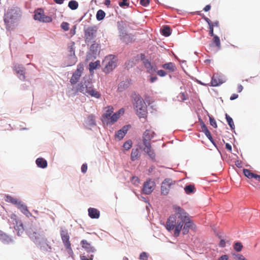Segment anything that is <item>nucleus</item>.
<instances>
[{"label": "nucleus", "mask_w": 260, "mask_h": 260, "mask_svg": "<svg viewBox=\"0 0 260 260\" xmlns=\"http://www.w3.org/2000/svg\"><path fill=\"white\" fill-rule=\"evenodd\" d=\"M172 30L168 25H164L161 29L160 32L162 36L168 37L171 34Z\"/></svg>", "instance_id": "32"}, {"label": "nucleus", "mask_w": 260, "mask_h": 260, "mask_svg": "<svg viewBox=\"0 0 260 260\" xmlns=\"http://www.w3.org/2000/svg\"><path fill=\"white\" fill-rule=\"evenodd\" d=\"M206 136L208 138V139L210 140V141L212 143V144L218 149L217 146L213 139L212 135L208 129H207L206 131L203 132Z\"/></svg>", "instance_id": "41"}, {"label": "nucleus", "mask_w": 260, "mask_h": 260, "mask_svg": "<svg viewBox=\"0 0 260 260\" xmlns=\"http://www.w3.org/2000/svg\"><path fill=\"white\" fill-rule=\"evenodd\" d=\"M213 41L215 43V45L217 47L218 49L221 48L220 40L218 36L215 35L213 37Z\"/></svg>", "instance_id": "48"}, {"label": "nucleus", "mask_w": 260, "mask_h": 260, "mask_svg": "<svg viewBox=\"0 0 260 260\" xmlns=\"http://www.w3.org/2000/svg\"><path fill=\"white\" fill-rule=\"evenodd\" d=\"M151 130L146 129L143 135V144H145V142L150 143V140L153 138V136L151 135Z\"/></svg>", "instance_id": "25"}, {"label": "nucleus", "mask_w": 260, "mask_h": 260, "mask_svg": "<svg viewBox=\"0 0 260 260\" xmlns=\"http://www.w3.org/2000/svg\"><path fill=\"white\" fill-rule=\"evenodd\" d=\"M143 145L145 146L143 149L144 151L149 156L152 160H155V154L153 150L151 149V144L145 142V144Z\"/></svg>", "instance_id": "18"}, {"label": "nucleus", "mask_w": 260, "mask_h": 260, "mask_svg": "<svg viewBox=\"0 0 260 260\" xmlns=\"http://www.w3.org/2000/svg\"><path fill=\"white\" fill-rule=\"evenodd\" d=\"M61 28L64 31H68L69 29V24L66 22H63L61 24Z\"/></svg>", "instance_id": "54"}, {"label": "nucleus", "mask_w": 260, "mask_h": 260, "mask_svg": "<svg viewBox=\"0 0 260 260\" xmlns=\"http://www.w3.org/2000/svg\"><path fill=\"white\" fill-rule=\"evenodd\" d=\"M88 215L92 219H98L100 215V211L94 208H89L88 209Z\"/></svg>", "instance_id": "22"}, {"label": "nucleus", "mask_w": 260, "mask_h": 260, "mask_svg": "<svg viewBox=\"0 0 260 260\" xmlns=\"http://www.w3.org/2000/svg\"><path fill=\"white\" fill-rule=\"evenodd\" d=\"M162 67L166 70H168L170 72H173L177 69L175 63L172 62L163 64L162 65Z\"/></svg>", "instance_id": "28"}, {"label": "nucleus", "mask_w": 260, "mask_h": 260, "mask_svg": "<svg viewBox=\"0 0 260 260\" xmlns=\"http://www.w3.org/2000/svg\"><path fill=\"white\" fill-rule=\"evenodd\" d=\"M118 4L121 8H124L125 7H128L129 3L127 2V0H120Z\"/></svg>", "instance_id": "52"}, {"label": "nucleus", "mask_w": 260, "mask_h": 260, "mask_svg": "<svg viewBox=\"0 0 260 260\" xmlns=\"http://www.w3.org/2000/svg\"><path fill=\"white\" fill-rule=\"evenodd\" d=\"M82 247L88 253H94L96 251V249L92 246L90 243H88L86 240H82L81 241Z\"/></svg>", "instance_id": "20"}, {"label": "nucleus", "mask_w": 260, "mask_h": 260, "mask_svg": "<svg viewBox=\"0 0 260 260\" xmlns=\"http://www.w3.org/2000/svg\"><path fill=\"white\" fill-rule=\"evenodd\" d=\"M140 4L141 6L147 7L150 4V0H140Z\"/></svg>", "instance_id": "55"}, {"label": "nucleus", "mask_w": 260, "mask_h": 260, "mask_svg": "<svg viewBox=\"0 0 260 260\" xmlns=\"http://www.w3.org/2000/svg\"><path fill=\"white\" fill-rule=\"evenodd\" d=\"M0 240L5 244H9L13 241L11 237L4 233L1 230H0Z\"/></svg>", "instance_id": "23"}, {"label": "nucleus", "mask_w": 260, "mask_h": 260, "mask_svg": "<svg viewBox=\"0 0 260 260\" xmlns=\"http://www.w3.org/2000/svg\"><path fill=\"white\" fill-rule=\"evenodd\" d=\"M64 247L67 249L68 254L69 255H70L71 256H72L74 254V252H73V250H72V249L71 248V244H70V246L69 247H68V246H66Z\"/></svg>", "instance_id": "58"}, {"label": "nucleus", "mask_w": 260, "mask_h": 260, "mask_svg": "<svg viewBox=\"0 0 260 260\" xmlns=\"http://www.w3.org/2000/svg\"><path fill=\"white\" fill-rule=\"evenodd\" d=\"M100 46V44L97 43H93L91 44L90 47V51L93 54L96 55L98 52Z\"/></svg>", "instance_id": "45"}, {"label": "nucleus", "mask_w": 260, "mask_h": 260, "mask_svg": "<svg viewBox=\"0 0 260 260\" xmlns=\"http://www.w3.org/2000/svg\"><path fill=\"white\" fill-rule=\"evenodd\" d=\"M36 164L38 168L45 169L47 167L48 162L47 160L43 157H39L36 160Z\"/></svg>", "instance_id": "24"}, {"label": "nucleus", "mask_w": 260, "mask_h": 260, "mask_svg": "<svg viewBox=\"0 0 260 260\" xmlns=\"http://www.w3.org/2000/svg\"><path fill=\"white\" fill-rule=\"evenodd\" d=\"M155 186V183L154 181L151 179L147 180L143 184L142 191L146 194H149L154 190Z\"/></svg>", "instance_id": "8"}, {"label": "nucleus", "mask_w": 260, "mask_h": 260, "mask_svg": "<svg viewBox=\"0 0 260 260\" xmlns=\"http://www.w3.org/2000/svg\"><path fill=\"white\" fill-rule=\"evenodd\" d=\"M225 119L231 129H235V126L233 120L227 113L225 114Z\"/></svg>", "instance_id": "40"}, {"label": "nucleus", "mask_w": 260, "mask_h": 260, "mask_svg": "<svg viewBox=\"0 0 260 260\" xmlns=\"http://www.w3.org/2000/svg\"><path fill=\"white\" fill-rule=\"evenodd\" d=\"M5 198L6 202L15 205L17 209H19L24 203L20 200L12 197L9 194L6 195Z\"/></svg>", "instance_id": "15"}, {"label": "nucleus", "mask_w": 260, "mask_h": 260, "mask_svg": "<svg viewBox=\"0 0 260 260\" xmlns=\"http://www.w3.org/2000/svg\"><path fill=\"white\" fill-rule=\"evenodd\" d=\"M117 28L119 32V35H123V33L126 32V23L123 21H120L117 22Z\"/></svg>", "instance_id": "27"}, {"label": "nucleus", "mask_w": 260, "mask_h": 260, "mask_svg": "<svg viewBox=\"0 0 260 260\" xmlns=\"http://www.w3.org/2000/svg\"><path fill=\"white\" fill-rule=\"evenodd\" d=\"M178 98H179L180 99L181 101H184L187 100V98H186L184 92L180 93V94L178 96Z\"/></svg>", "instance_id": "60"}, {"label": "nucleus", "mask_w": 260, "mask_h": 260, "mask_svg": "<svg viewBox=\"0 0 260 260\" xmlns=\"http://www.w3.org/2000/svg\"><path fill=\"white\" fill-rule=\"evenodd\" d=\"M144 66L147 70V72L153 75L157 72V68L155 64L151 63L149 60H145Z\"/></svg>", "instance_id": "16"}, {"label": "nucleus", "mask_w": 260, "mask_h": 260, "mask_svg": "<svg viewBox=\"0 0 260 260\" xmlns=\"http://www.w3.org/2000/svg\"><path fill=\"white\" fill-rule=\"evenodd\" d=\"M96 122L94 116L92 114L89 115L84 121L85 126L89 129H91L93 126L95 125Z\"/></svg>", "instance_id": "17"}, {"label": "nucleus", "mask_w": 260, "mask_h": 260, "mask_svg": "<svg viewBox=\"0 0 260 260\" xmlns=\"http://www.w3.org/2000/svg\"><path fill=\"white\" fill-rule=\"evenodd\" d=\"M123 35H119V38L121 41L127 44L133 41V36L132 34H128L126 32Z\"/></svg>", "instance_id": "21"}, {"label": "nucleus", "mask_w": 260, "mask_h": 260, "mask_svg": "<svg viewBox=\"0 0 260 260\" xmlns=\"http://www.w3.org/2000/svg\"><path fill=\"white\" fill-rule=\"evenodd\" d=\"M132 146V141L131 140L126 141L123 145V148L126 150H129Z\"/></svg>", "instance_id": "50"}, {"label": "nucleus", "mask_w": 260, "mask_h": 260, "mask_svg": "<svg viewBox=\"0 0 260 260\" xmlns=\"http://www.w3.org/2000/svg\"><path fill=\"white\" fill-rule=\"evenodd\" d=\"M172 184V180L170 178L165 179L162 182L160 190L161 193L162 195H167L170 189V186Z\"/></svg>", "instance_id": "10"}, {"label": "nucleus", "mask_w": 260, "mask_h": 260, "mask_svg": "<svg viewBox=\"0 0 260 260\" xmlns=\"http://www.w3.org/2000/svg\"><path fill=\"white\" fill-rule=\"evenodd\" d=\"M20 212L26 217L32 216V214L28 211L26 205L24 203L19 209Z\"/></svg>", "instance_id": "30"}, {"label": "nucleus", "mask_w": 260, "mask_h": 260, "mask_svg": "<svg viewBox=\"0 0 260 260\" xmlns=\"http://www.w3.org/2000/svg\"><path fill=\"white\" fill-rule=\"evenodd\" d=\"M226 79L225 77L219 73H214L211 78V86L215 87L220 85L225 82Z\"/></svg>", "instance_id": "7"}, {"label": "nucleus", "mask_w": 260, "mask_h": 260, "mask_svg": "<svg viewBox=\"0 0 260 260\" xmlns=\"http://www.w3.org/2000/svg\"><path fill=\"white\" fill-rule=\"evenodd\" d=\"M14 229L18 236H20L23 233L24 229L23 224L21 222L18 223L17 222L16 225L14 226Z\"/></svg>", "instance_id": "34"}, {"label": "nucleus", "mask_w": 260, "mask_h": 260, "mask_svg": "<svg viewBox=\"0 0 260 260\" xmlns=\"http://www.w3.org/2000/svg\"><path fill=\"white\" fill-rule=\"evenodd\" d=\"M156 72L157 74L160 77H164L167 75L166 72L163 70H158Z\"/></svg>", "instance_id": "59"}, {"label": "nucleus", "mask_w": 260, "mask_h": 260, "mask_svg": "<svg viewBox=\"0 0 260 260\" xmlns=\"http://www.w3.org/2000/svg\"><path fill=\"white\" fill-rule=\"evenodd\" d=\"M60 235L64 246H68L69 247L71 243L69 240L70 235L67 229L61 227L60 230Z\"/></svg>", "instance_id": "12"}, {"label": "nucleus", "mask_w": 260, "mask_h": 260, "mask_svg": "<svg viewBox=\"0 0 260 260\" xmlns=\"http://www.w3.org/2000/svg\"><path fill=\"white\" fill-rule=\"evenodd\" d=\"M229 256L226 254L222 255L218 258V260H228Z\"/></svg>", "instance_id": "64"}, {"label": "nucleus", "mask_w": 260, "mask_h": 260, "mask_svg": "<svg viewBox=\"0 0 260 260\" xmlns=\"http://www.w3.org/2000/svg\"><path fill=\"white\" fill-rule=\"evenodd\" d=\"M209 26V35L211 37L214 36L215 35L214 34L213 25L210 24Z\"/></svg>", "instance_id": "61"}, {"label": "nucleus", "mask_w": 260, "mask_h": 260, "mask_svg": "<svg viewBox=\"0 0 260 260\" xmlns=\"http://www.w3.org/2000/svg\"><path fill=\"white\" fill-rule=\"evenodd\" d=\"M34 18L36 20L46 23L50 22L52 20L51 17L45 15L44 12L41 11L40 12H36L35 13Z\"/></svg>", "instance_id": "11"}, {"label": "nucleus", "mask_w": 260, "mask_h": 260, "mask_svg": "<svg viewBox=\"0 0 260 260\" xmlns=\"http://www.w3.org/2000/svg\"><path fill=\"white\" fill-rule=\"evenodd\" d=\"M199 120L200 121V125L202 128V131L204 132L206 131L207 129H208L206 124L204 123V121L201 119H200Z\"/></svg>", "instance_id": "56"}, {"label": "nucleus", "mask_w": 260, "mask_h": 260, "mask_svg": "<svg viewBox=\"0 0 260 260\" xmlns=\"http://www.w3.org/2000/svg\"><path fill=\"white\" fill-rule=\"evenodd\" d=\"M28 235L32 241L38 246H40L42 250H51V247L47 243V239L43 234L37 232H33L32 233H30Z\"/></svg>", "instance_id": "4"}, {"label": "nucleus", "mask_w": 260, "mask_h": 260, "mask_svg": "<svg viewBox=\"0 0 260 260\" xmlns=\"http://www.w3.org/2000/svg\"><path fill=\"white\" fill-rule=\"evenodd\" d=\"M173 208L175 214L170 216L167 221L166 229L168 231L174 229V235L177 237L179 236L181 230L183 235H185L189 233V230L196 229L195 224L183 208L177 205H174Z\"/></svg>", "instance_id": "1"}, {"label": "nucleus", "mask_w": 260, "mask_h": 260, "mask_svg": "<svg viewBox=\"0 0 260 260\" xmlns=\"http://www.w3.org/2000/svg\"><path fill=\"white\" fill-rule=\"evenodd\" d=\"M234 249L237 252H240L242 250L243 248V245L242 243L240 242H236L234 244Z\"/></svg>", "instance_id": "47"}, {"label": "nucleus", "mask_w": 260, "mask_h": 260, "mask_svg": "<svg viewBox=\"0 0 260 260\" xmlns=\"http://www.w3.org/2000/svg\"><path fill=\"white\" fill-rule=\"evenodd\" d=\"M87 89L85 87L82 81L78 84L76 86V93L80 92L85 95H86Z\"/></svg>", "instance_id": "33"}, {"label": "nucleus", "mask_w": 260, "mask_h": 260, "mask_svg": "<svg viewBox=\"0 0 260 260\" xmlns=\"http://www.w3.org/2000/svg\"><path fill=\"white\" fill-rule=\"evenodd\" d=\"M83 71V67L80 64L78 65L77 70L73 73V75L70 79V83L72 85L76 84L81 76L82 73Z\"/></svg>", "instance_id": "9"}, {"label": "nucleus", "mask_w": 260, "mask_h": 260, "mask_svg": "<svg viewBox=\"0 0 260 260\" xmlns=\"http://www.w3.org/2000/svg\"><path fill=\"white\" fill-rule=\"evenodd\" d=\"M113 112V109L112 107H109L108 109L106 110L105 113L102 115V120L105 122L106 121V119H109V117L111 116L112 113Z\"/></svg>", "instance_id": "31"}, {"label": "nucleus", "mask_w": 260, "mask_h": 260, "mask_svg": "<svg viewBox=\"0 0 260 260\" xmlns=\"http://www.w3.org/2000/svg\"><path fill=\"white\" fill-rule=\"evenodd\" d=\"M14 70L15 71L17 77L21 80H24L25 68L22 64H15L14 65Z\"/></svg>", "instance_id": "13"}, {"label": "nucleus", "mask_w": 260, "mask_h": 260, "mask_svg": "<svg viewBox=\"0 0 260 260\" xmlns=\"http://www.w3.org/2000/svg\"><path fill=\"white\" fill-rule=\"evenodd\" d=\"M87 170V165L86 164H83L81 166V172L83 173H85Z\"/></svg>", "instance_id": "62"}, {"label": "nucleus", "mask_w": 260, "mask_h": 260, "mask_svg": "<svg viewBox=\"0 0 260 260\" xmlns=\"http://www.w3.org/2000/svg\"><path fill=\"white\" fill-rule=\"evenodd\" d=\"M244 175L249 179L253 178L254 173H252L249 170L244 169L243 170Z\"/></svg>", "instance_id": "49"}, {"label": "nucleus", "mask_w": 260, "mask_h": 260, "mask_svg": "<svg viewBox=\"0 0 260 260\" xmlns=\"http://www.w3.org/2000/svg\"><path fill=\"white\" fill-rule=\"evenodd\" d=\"M85 38L86 42L89 43L93 40L96 36L98 27L96 25L84 28Z\"/></svg>", "instance_id": "6"}, {"label": "nucleus", "mask_w": 260, "mask_h": 260, "mask_svg": "<svg viewBox=\"0 0 260 260\" xmlns=\"http://www.w3.org/2000/svg\"><path fill=\"white\" fill-rule=\"evenodd\" d=\"M22 15L20 9L17 7H12L9 8L4 15V22L6 25L7 30H10L14 24L18 22Z\"/></svg>", "instance_id": "2"}, {"label": "nucleus", "mask_w": 260, "mask_h": 260, "mask_svg": "<svg viewBox=\"0 0 260 260\" xmlns=\"http://www.w3.org/2000/svg\"><path fill=\"white\" fill-rule=\"evenodd\" d=\"M77 61V58L75 54H70L68 56V62L66 64L67 67L72 66Z\"/></svg>", "instance_id": "29"}, {"label": "nucleus", "mask_w": 260, "mask_h": 260, "mask_svg": "<svg viewBox=\"0 0 260 260\" xmlns=\"http://www.w3.org/2000/svg\"><path fill=\"white\" fill-rule=\"evenodd\" d=\"M86 94H88L92 97L99 99L101 97V94L93 88V87L87 91Z\"/></svg>", "instance_id": "35"}, {"label": "nucleus", "mask_w": 260, "mask_h": 260, "mask_svg": "<svg viewBox=\"0 0 260 260\" xmlns=\"http://www.w3.org/2000/svg\"><path fill=\"white\" fill-rule=\"evenodd\" d=\"M209 117V122L211 125H212L213 127L216 128L217 127V125L216 123V121L215 118L212 116Z\"/></svg>", "instance_id": "51"}, {"label": "nucleus", "mask_w": 260, "mask_h": 260, "mask_svg": "<svg viewBox=\"0 0 260 260\" xmlns=\"http://www.w3.org/2000/svg\"><path fill=\"white\" fill-rule=\"evenodd\" d=\"M5 198L6 202L15 205L17 209H19L24 203L20 200L12 197L9 194L6 195Z\"/></svg>", "instance_id": "14"}, {"label": "nucleus", "mask_w": 260, "mask_h": 260, "mask_svg": "<svg viewBox=\"0 0 260 260\" xmlns=\"http://www.w3.org/2000/svg\"><path fill=\"white\" fill-rule=\"evenodd\" d=\"M132 97L134 100L133 104L137 111L138 116L140 118L146 117L147 114V106L142 98L136 93H133Z\"/></svg>", "instance_id": "3"}, {"label": "nucleus", "mask_w": 260, "mask_h": 260, "mask_svg": "<svg viewBox=\"0 0 260 260\" xmlns=\"http://www.w3.org/2000/svg\"><path fill=\"white\" fill-rule=\"evenodd\" d=\"M130 126V125H126L123 126L121 129L116 132L115 137L118 138L119 140H121L123 139L127 133Z\"/></svg>", "instance_id": "19"}, {"label": "nucleus", "mask_w": 260, "mask_h": 260, "mask_svg": "<svg viewBox=\"0 0 260 260\" xmlns=\"http://www.w3.org/2000/svg\"><path fill=\"white\" fill-rule=\"evenodd\" d=\"M100 66V61L99 60H96L94 62H91L89 64V69L91 72L94 70H95L99 67Z\"/></svg>", "instance_id": "43"}, {"label": "nucleus", "mask_w": 260, "mask_h": 260, "mask_svg": "<svg viewBox=\"0 0 260 260\" xmlns=\"http://www.w3.org/2000/svg\"><path fill=\"white\" fill-rule=\"evenodd\" d=\"M184 190L186 194L193 193L195 190V187L193 184H189L185 186Z\"/></svg>", "instance_id": "39"}, {"label": "nucleus", "mask_w": 260, "mask_h": 260, "mask_svg": "<svg viewBox=\"0 0 260 260\" xmlns=\"http://www.w3.org/2000/svg\"><path fill=\"white\" fill-rule=\"evenodd\" d=\"M82 82L87 90L93 87L92 84L89 78L84 77L82 80Z\"/></svg>", "instance_id": "36"}, {"label": "nucleus", "mask_w": 260, "mask_h": 260, "mask_svg": "<svg viewBox=\"0 0 260 260\" xmlns=\"http://www.w3.org/2000/svg\"><path fill=\"white\" fill-rule=\"evenodd\" d=\"M139 150L138 148L133 149L131 152V158L132 161H135L139 157Z\"/></svg>", "instance_id": "38"}, {"label": "nucleus", "mask_w": 260, "mask_h": 260, "mask_svg": "<svg viewBox=\"0 0 260 260\" xmlns=\"http://www.w3.org/2000/svg\"><path fill=\"white\" fill-rule=\"evenodd\" d=\"M219 246L221 248L225 247V241L223 239H221L219 243Z\"/></svg>", "instance_id": "63"}, {"label": "nucleus", "mask_w": 260, "mask_h": 260, "mask_svg": "<svg viewBox=\"0 0 260 260\" xmlns=\"http://www.w3.org/2000/svg\"><path fill=\"white\" fill-rule=\"evenodd\" d=\"M103 63H105L103 72L106 74H108L114 69L116 67L117 59L114 56L111 55L109 57H107L105 59Z\"/></svg>", "instance_id": "5"}, {"label": "nucleus", "mask_w": 260, "mask_h": 260, "mask_svg": "<svg viewBox=\"0 0 260 260\" xmlns=\"http://www.w3.org/2000/svg\"><path fill=\"white\" fill-rule=\"evenodd\" d=\"M130 83L128 80L122 81L119 83L118 86V90L122 92L126 90L129 86Z\"/></svg>", "instance_id": "26"}, {"label": "nucleus", "mask_w": 260, "mask_h": 260, "mask_svg": "<svg viewBox=\"0 0 260 260\" xmlns=\"http://www.w3.org/2000/svg\"><path fill=\"white\" fill-rule=\"evenodd\" d=\"M75 42H71L68 43V50L69 52H70V54H75Z\"/></svg>", "instance_id": "46"}, {"label": "nucleus", "mask_w": 260, "mask_h": 260, "mask_svg": "<svg viewBox=\"0 0 260 260\" xmlns=\"http://www.w3.org/2000/svg\"><path fill=\"white\" fill-rule=\"evenodd\" d=\"M78 3L76 1L71 0L69 2L68 7L72 10H76L78 8Z\"/></svg>", "instance_id": "44"}, {"label": "nucleus", "mask_w": 260, "mask_h": 260, "mask_svg": "<svg viewBox=\"0 0 260 260\" xmlns=\"http://www.w3.org/2000/svg\"><path fill=\"white\" fill-rule=\"evenodd\" d=\"M119 118V113L117 112L115 113L109 117L110 121H106L107 124H113L114 122H116Z\"/></svg>", "instance_id": "37"}, {"label": "nucleus", "mask_w": 260, "mask_h": 260, "mask_svg": "<svg viewBox=\"0 0 260 260\" xmlns=\"http://www.w3.org/2000/svg\"><path fill=\"white\" fill-rule=\"evenodd\" d=\"M106 16L105 12L102 10H99L96 14V18L98 21L103 20Z\"/></svg>", "instance_id": "42"}, {"label": "nucleus", "mask_w": 260, "mask_h": 260, "mask_svg": "<svg viewBox=\"0 0 260 260\" xmlns=\"http://www.w3.org/2000/svg\"><path fill=\"white\" fill-rule=\"evenodd\" d=\"M149 255L146 252H142L140 253L139 258L141 260H148Z\"/></svg>", "instance_id": "53"}, {"label": "nucleus", "mask_w": 260, "mask_h": 260, "mask_svg": "<svg viewBox=\"0 0 260 260\" xmlns=\"http://www.w3.org/2000/svg\"><path fill=\"white\" fill-rule=\"evenodd\" d=\"M198 14L202 15L203 19H204V20L207 22L209 25L212 24L211 20L208 18L206 17L204 14H201L200 13H198Z\"/></svg>", "instance_id": "57"}]
</instances>
